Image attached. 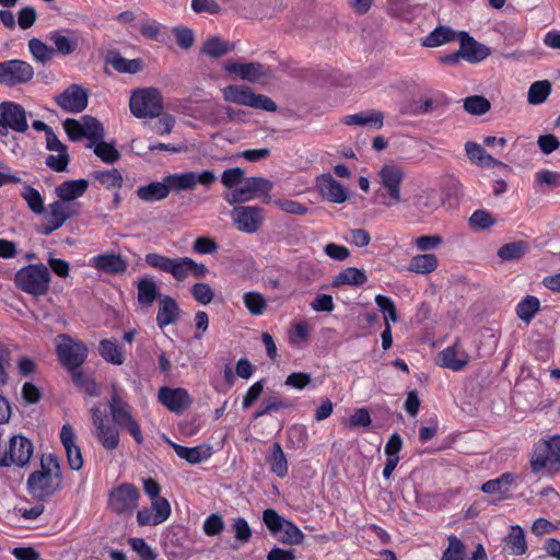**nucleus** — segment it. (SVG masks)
<instances>
[{"instance_id":"37998d69","label":"nucleus","mask_w":560,"mask_h":560,"mask_svg":"<svg viewBox=\"0 0 560 560\" xmlns=\"http://www.w3.org/2000/svg\"><path fill=\"white\" fill-rule=\"evenodd\" d=\"M93 179L103 185L106 189L120 188L124 183L121 173L117 168L106 171H94Z\"/></svg>"},{"instance_id":"603ef678","label":"nucleus","mask_w":560,"mask_h":560,"mask_svg":"<svg viewBox=\"0 0 560 560\" xmlns=\"http://www.w3.org/2000/svg\"><path fill=\"white\" fill-rule=\"evenodd\" d=\"M375 303L380 311L384 314V322L397 323L399 319L398 312L394 301L386 295L377 294L375 296Z\"/></svg>"},{"instance_id":"39448f33","label":"nucleus","mask_w":560,"mask_h":560,"mask_svg":"<svg viewBox=\"0 0 560 560\" xmlns=\"http://www.w3.org/2000/svg\"><path fill=\"white\" fill-rule=\"evenodd\" d=\"M109 411L114 423L121 430L127 431L137 444L143 443V435L140 424L131 413V406L119 396L116 388L110 394L108 402Z\"/></svg>"},{"instance_id":"58836bf2","label":"nucleus","mask_w":560,"mask_h":560,"mask_svg":"<svg viewBox=\"0 0 560 560\" xmlns=\"http://www.w3.org/2000/svg\"><path fill=\"white\" fill-rule=\"evenodd\" d=\"M20 195L34 214L39 215L45 213V201L38 189L31 185H25Z\"/></svg>"},{"instance_id":"0eeeda50","label":"nucleus","mask_w":560,"mask_h":560,"mask_svg":"<svg viewBox=\"0 0 560 560\" xmlns=\"http://www.w3.org/2000/svg\"><path fill=\"white\" fill-rule=\"evenodd\" d=\"M57 338L56 354L60 364L67 371L81 368L89 355V349L85 343L73 339L67 334H60Z\"/></svg>"},{"instance_id":"dca6fc26","label":"nucleus","mask_w":560,"mask_h":560,"mask_svg":"<svg viewBox=\"0 0 560 560\" xmlns=\"http://www.w3.org/2000/svg\"><path fill=\"white\" fill-rule=\"evenodd\" d=\"M158 398L165 408L174 413H182L191 405V398L187 389L182 387L162 386L159 389Z\"/></svg>"},{"instance_id":"9d476101","label":"nucleus","mask_w":560,"mask_h":560,"mask_svg":"<svg viewBox=\"0 0 560 560\" xmlns=\"http://www.w3.org/2000/svg\"><path fill=\"white\" fill-rule=\"evenodd\" d=\"M381 185L388 194V200L383 201L386 207H392L401 201V184L405 179V172L401 166L395 163H386L378 171Z\"/></svg>"},{"instance_id":"3c124183","label":"nucleus","mask_w":560,"mask_h":560,"mask_svg":"<svg viewBox=\"0 0 560 560\" xmlns=\"http://www.w3.org/2000/svg\"><path fill=\"white\" fill-rule=\"evenodd\" d=\"M464 108L471 115L480 116L490 110L491 104L485 96L471 95L465 98Z\"/></svg>"},{"instance_id":"c85d7f7f","label":"nucleus","mask_w":560,"mask_h":560,"mask_svg":"<svg viewBox=\"0 0 560 560\" xmlns=\"http://www.w3.org/2000/svg\"><path fill=\"white\" fill-rule=\"evenodd\" d=\"M458 38L459 32H455L448 26L440 25L421 39V45L423 47L434 48L447 43L456 42Z\"/></svg>"},{"instance_id":"c756f323","label":"nucleus","mask_w":560,"mask_h":560,"mask_svg":"<svg viewBox=\"0 0 560 560\" xmlns=\"http://www.w3.org/2000/svg\"><path fill=\"white\" fill-rule=\"evenodd\" d=\"M266 463L269 469L279 478H284L288 475V460L279 442H275L269 453L266 455Z\"/></svg>"},{"instance_id":"f257e3e1","label":"nucleus","mask_w":560,"mask_h":560,"mask_svg":"<svg viewBox=\"0 0 560 560\" xmlns=\"http://www.w3.org/2000/svg\"><path fill=\"white\" fill-rule=\"evenodd\" d=\"M61 467L56 456L49 454L40 459V469L27 478L28 492L36 499L44 500L61 489Z\"/></svg>"},{"instance_id":"49530a36","label":"nucleus","mask_w":560,"mask_h":560,"mask_svg":"<svg viewBox=\"0 0 560 560\" xmlns=\"http://www.w3.org/2000/svg\"><path fill=\"white\" fill-rule=\"evenodd\" d=\"M243 302L247 311L254 316L261 315L267 308V302L264 295L256 291L244 293Z\"/></svg>"},{"instance_id":"7ed1b4c3","label":"nucleus","mask_w":560,"mask_h":560,"mask_svg":"<svg viewBox=\"0 0 560 560\" xmlns=\"http://www.w3.org/2000/svg\"><path fill=\"white\" fill-rule=\"evenodd\" d=\"M13 282L20 291L39 298L48 293L51 276L44 264H30L15 272Z\"/></svg>"},{"instance_id":"338daca9","label":"nucleus","mask_w":560,"mask_h":560,"mask_svg":"<svg viewBox=\"0 0 560 560\" xmlns=\"http://www.w3.org/2000/svg\"><path fill=\"white\" fill-rule=\"evenodd\" d=\"M173 258L158 253H149L144 257L145 264L159 271L168 273Z\"/></svg>"},{"instance_id":"4be33fe9","label":"nucleus","mask_w":560,"mask_h":560,"mask_svg":"<svg viewBox=\"0 0 560 560\" xmlns=\"http://www.w3.org/2000/svg\"><path fill=\"white\" fill-rule=\"evenodd\" d=\"M224 70L235 74L237 78L255 83L266 75L264 66L259 62H236L230 61L224 65Z\"/></svg>"},{"instance_id":"bf43d9fd","label":"nucleus","mask_w":560,"mask_h":560,"mask_svg":"<svg viewBox=\"0 0 560 560\" xmlns=\"http://www.w3.org/2000/svg\"><path fill=\"white\" fill-rule=\"evenodd\" d=\"M285 521L287 520L273 509H266L262 512V522L273 536L281 533Z\"/></svg>"},{"instance_id":"cd10ccee","label":"nucleus","mask_w":560,"mask_h":560,"mask_svg":"<svg viewBox=\"0 0 560 560\" xmlns=\"http://www.w3.org/2000/svg\"><path fill=\"white\" fill-rule=\"evenodd\" d=\"M159 287L152 278H139L137 281V302L141 307H151L161 296Z\"/></svg>"},{"instance_id":"09e8293b","label":"nucleus","mask_w":560,"mask_h":560,"mask_svg":"<svg viewBox=\"0 0 560 560\" xmlns=\"http://www.w3.org/2000/svg\"><path fill=\"white\" fill-rule=\"evenodd\" d=\"M447 541L448 546L443 551L441 560H465L466 548L464 542L455 535L448 536Z\"/></svg>"},{"instance_id":"774afa93","label":"nucleus","mask_w":560,"mask_h":560,"mask_svg":"<svg viewBox=\"0 0 560 560\" xmlns=\"http://www.w3.org/2000/svg\"><path fill=\"white\" fill-rule=\"evenodd\" d=\"M192 249L201 255L214 254L219 244L210 236H199L192 243Z\"/></svg>"},{"instance_id":"423d86ee","label":"nucleus","mask_w":560,"mask_h":560,"mask_svg":"<svg viewBox=\"0 0 560 560\" xmlns=\"http://www.w3.org/2000/svg\"><path fill=\"white\" fill-rule=\"evenodd\" d=\"M224 101L252 108L276 112L277 104L267 95L255 94L247 85L230 84L222 89Z\"/></svg>"},{"instance_id":"c03bdc74","label":"nucleus","mask_w":560,"mask_h":560,"mask_svg":"<svg viewBox=\"0 0 560 560\" xmlns=\"http://www.w3.org/2000/svg\"><path fill=\"white\" fill-rule=\"evenodd\" d=\"M27 46L34 60L43 65L50 61L55 55L54 48L47 46L43 40L36 37L31 38Z\"/></svg>"},{"instance_id":"2f4dec72","label":"nucleus","mask_w":560,"mask_h":560,"mask_svg":"<svg viewBox=\"0 0 560 560\" xmlns=\"http://www.w3.org/2000/svg\"><path fill=\"white\" fill-rule=\"evenodd\" d=\"M100 355L108 363L121 365L125 362L122 346L116 339H102L98 345Z\"/></svg>"},{"instance_id":"a18cd8bd","label":"nucleus","mask_w":560,"mask_h":560,"mask_svg":"<svg viewBox=\"0 0 560 560\" xmlns=\"http://www.w3.org/2000/svg\"><path fill=\"white\" fill-rule=\"evenodd\" d=\"M245 183L255 197H264V202L267 203L271 200L269 192L273 188L272 182L264 177H248Z\"/></svg>"},{"instance_id":"aec40b11","label":"nucleus","mask_w":560,"mask_h":560,"mask_svg":"<svg viewBox=\"0 0 560 560\" xmlns=\"http://www.w3.org/2000/svg\"><path fill=\"white\" fill-rule=\"evenodd\" d=\"M182 310L177 301L163 294L159 299V308L156 314V325L163 329L170 325L176 324L180 317Z\"/></svg>"},{"instance_id":"f03ea898","label":"nucleus","mask_w":560,"mask_h":560,"mask_svg":"<svg viewBox=\"0 0 560 560\" xmlns=\"http://www.w3.org/2000/svg\"><path fill=\"white\" fill-rule=\"evenodd\" d=\"M533 474H545L548 477L560 475V434L540 439L533 446L529 457Z\"/></svg>"},{"instance_id":"2eb2a0df","label":"nucleus","mask_w":560,"mask_h":560,"mask_svg":"<svg viewBox=\"0 0 560 560\" xmlns=\"http://www.w3.org/2000/svg\"><path fill=\"white\" fill-rule=\"evenodd\" d=\"M0 126L16 132H25L28 125L23 106L11 101L0 103Z\"/></svg>"},{"instance_id":"bb28decb","label":"nucleus","mask_w":560,"mask_h":560,"mask_svg":"<svg viewBox=\"0 0 560 560\" xmlns=\"http://www.w3.org/2000/svg\"><path fill=\"white\" fill-rule=\"evenodd\" d=\"M89 187V180L84 178L65 180L56 187V195L59 200L70 203L82 197Z\"/></svg>"},{"instance_id":"052dcab7","label":"nucleus","mask_w":560,"mask_h":560,"mask_svg":"<svg viewBox=\"0 0 560 560\" xmlns=\"http://www.w3.org/2000/svg\"><path fill=\"white\" fill-rule=\"evenodd\" d=\"M495 224V219L492 214L483 209H478L472 212L469 218V225L476 230H487Z\"/></svg>"},{"instance_id":"8fccbe9b","label":"nucleus","mask_w":560,"mask_h":560,"mask_svg":"<svg viewBox=\"0 0 560 560\" xmlns=\"http://www.w3.org/2000/svg\"><path fill=\"white\" fill-rule=\"evenodd\" d=\"M527 248V244L523 241L508 243L499 248L498 256L503 260L520 259Z\"/></svg>"},{"instance_id":"79ce46f5","label":"nucleus","mask_w":560,"mask_h":560,"mask_svg":"<svg viewBox=\"0 0 560 560\" xmlns=\"http://www.w3.org/2000/svg\"><path fill=\"white\" fill-rule=\"evenodd\" d=\"M539 307L540 302L538 298L534 295H527L516 305V314L522 322L529 324L539 311Z\"/></svg>"},{"instance_id":"a211bd4d","label":"nucleus","mask_w":560,"mask_h":560,"mask_svg":"<svg viewBox=\"0 0 560 560\" xmlns=\"http://www.w3.org/2000/svg\"><path fill=\"white\" fill-rule=\"evenodd\" d=\"M60 442L66 451L67 462L72 470H80L83 466L81 448L75 443V433L73 428L66 423L60 430Z\"/></svg>"},{"instance_id":"b1692460","label":"nucleus","mask_w":560,"mask_h":560,"mask_svg":"<svg viewBox=\"0 0 560 560\" xmlns=\"http://www.w3.org/2000/svg\"><path fill=\"white\" fill-rule=\"evenodd\" d=\"M91 266L108 275H121L128 264L119 254H101L91 259Z\"/></svg>"},{"instance_id":"5701e85b","label":"nucleus","mask_w":560,"mask_h":560,"mask_svg":"<svg viewBox=\"0 0 560 560\" xmlns=\"http://www.w3.org/2000/svg\"><path fill=\"white\" fill-rule=\"evenodd\" d=\"M317 186L320 194L329 201L342 203L348 199L346 188L330 174H323L317 178Z\"/></svg>"},{"instance_id":"4468645a","label":"nucleus","mask_w":560,"mask_h":560,"mask_svg":"<svg viewBox=\"0 0 560 560\" xmlns=\"http://www.w3.org/2000/svg\"><path fill=\"white\" fill-rule=\"evenodd\" d=\"M55 103L67 113L78 114L86 108L89 93L82 85L73 83L55 96Z\"/></svg>"},{"instance_id":"ea45409f","label":"nucleus","mask_w":560,"mask_h":560,"mask_svg":"<svg viewBox=\"0 0 560 560\" xmlns=\"http://www.w3.org/2000/svg\"><path fill=\"white\" fill-rule=\"evenodd\" d=\"M95 436L106 451H113L119 445L118 429L112 424L106 423L95 429Z\"/></svg>"},{"instance_id":"f3484780","label":"nucleus","mask_w":560,"mask_h":560,"mask_svg":"<svg viewBox=\"0 0 560 560\" xmlns=\"http://www.w3.org/2000/svg\"><path fill=\"white\" fill-rule=\"evenodd\" d=\"M459 49L463 54V59L469 63H479L487 59L491 50L488 46L477 42L467 32H459Z\"/></svg>"},{"instance_id":"4d7b16f0","label":"nucleus","mask_w":560,"mask_h":560,"mask_svg":"<svg viewBox=\"0 0 560 560\" xmlns=\"http://www.w3.org/2000/svg\"><path fill=\"white\" fill-rule=\"evenodd\" d=\"M110 65L119 73L135 74L141 69L139 59H127L118 54L113 57Z\"/></svg>"},{"instance_id":"e433bc0d","label":"nucleus","mask_w":560,"mask_h":560,"mask_svg":"<svg viewBox=\"0 0 560 560\" xmlns=\"http://www.w3.org/2000/svg\"><path fill=\"white\" fill-rule=\"evenodd\" d=\"M368 278L363 270L355 267H348L340 271L334 279L332 285L339 287L343 284L360 287L366 282Z\"/></svg>"},{"instance_id":"864d4df0","label":"nucleus","mask_w":560,"mask_h":560,"mask_svg":"<svg viewBox=\"0 0 560 560\" xmlns=\"http://www.w3.org/2000/svg\"><path fill=\"white\" fill-rule=\"evenodd\" d=\"M83 121V131H84V138H88L92 141L102 140L104 137V127L100 122L98 119H96L93 116L85 115L82 118Z\"/></svg>"},{"instance_id":"f8f14e48","label":"nucleus","mask_w":560,"mask_h":560,"mask_svg":"<svg viewBox=\"0 0 560 560\" xmlns=\"http://www.w3.org/2000/svg\"><path fill=\"white\" fill-rule=\"evenodd\" d=\"M140 492L132 483H121L109 492L108 506L118 514H131L138 506Z\"/></svg>"},{"instance_id":"5fc2aeb1","label":"nucleus","mask_w":560,"mask_h":560,"mask_svg":"<svg viewBox=\"0 0 560 560\" xmlns=\"http://www.w3.org/2000/svg\"><path fill=\"white\" fill-rule=\"evenodd\" d=\"M291 404L278 397H269L264 400L262 406L253 413L254 419L277 412L280 409L290 408Z\"/></svg>"},{"instance_id":"473e14b6","label":"nucleus","mask_w":560,"mask_h":560,"mask_svg":"<svg viewBox=\"0 0 560 560\" xmlns=\"http://www.w3.org/2000/svg\"><path fill=\"white\" fill-rule=\"evenodd\" d=\"M136 194L137 197L144 202L161 201L168 196L164 179L162 182H151L148 185L140 186Z\"/></svg>"},{"instance_id":"6e6d98bb","label":"nucleus","mask_w":560,"mask_h":560,"mask_svg":"<svg viewBox=\"0 0 560 560\" xmlns=\"http://www.w3.org/2000/svg\"><path fill=\"white\" fill-rule=\"evenodd\" d=\"M281 533L283 536L279 537V540L283 544L301 545L304 541L303 532L289 520L285 521Z\"/></svg>"},{"instance_id":"7c9ffc66","label":"nucleus","mask_w":560,"mask_h":560,"mask_svg":"<svg viewBox=\"0 0 560 560\" xmlns=\"http://www.w3.org/2000/svg\"><path fill=\"white\" fill-rule=\"evenodd\" d=\"M342 122L348 126L369 125L375 129H381L384 124V115L382 112L374 109L368 112H360L358 114L345 116Z\"/></svg>"},{"instance_id":"69168bd1","label":"nucleus","mask_w":560,"mask_h":560,"mask_svg":"<svg viewBox=\"0 0 560 560\" xmlns=\"http://www.w3.org/2000/svg\"><path fill=\"white\" fill-rule=\"evenodd\" d=\"M188 261L189 257L173 258L168 273H171L175 280L179 282L184 281L189 275Z\"/></svg>"},{"instance_id":"680f3d73","label":"nucleus","mask_w":560,"mask_h":560,"mask_svg":"<svg viewBox=\"0 0 560 560\" xmlns=\"http://www.w3.org/2000/svg\"><path fill=\"white\" fill-rule=\"evenodd\" d=\"M190 293L196 302L201 305H208L214 298L212 288L206 282H197L191 285Z\"/></svg>"},{"instance_id":"6e6552de","label":"nucleus","mask_w":560,"mask_h":560,"mask_svg":"<svg viewBox=\"0 0 560 560\" xmlns=\"http://www.w3.org/2000/svg\"><path fill=\"white\" fill-rule=\"evenodd\" d=\"M80 213L79 203H67L61 200H55L48 205L44 222L37 232L48 236L59 230L67 220L77 217Z\"/></svg>"},{"instance_id":"ddd939ff","label":"nucleus","mask_w":560,"mask_h":560,"mask_svg":"<svg viewBox=\"0 0 560 560\" xmlns=\"http://www.w3.org/2000/svg\"><path fill=\"white\" fill-rule=\"evenodd\" d=\"M231 218L240 232L254 234L262 225L265 210L259 206H235L231 211Z\"/></svg>"},{"instance_id":"412c9836","label":"nucleus","mask_w":560,"mask_h":560,"mask_svg":"<svg viewBox=\"0 0 560 560\" xmlns=\"http://www.w3.org/2000/svg\"><path fill=\"white\" fill-rule=\"evenodd\" d=\"M47 38L54 44L55 52L63 56L73 54L79 46L75 32L68 28H59L48 33Z\"/></svg>"},{"instance_id":"6ab92c4d","label":"nucleus","mask_w":560,"mask_h":560,"mask_svg":"<svg viewBox=\"0 0 560 560\" xmlns=\"http://www.w3.org/2000/svg\"><path fill=\"white\" fill-rule=\"evenodd\" d=\"M439 364L454 372L462 371L469 363L468 353L460 349L459 339H456L452 346L443 349L439 355Z\"/></svg>"},{"instance_id":"f704fd0d","label":"nucleus","mask_w":560,"mask_h":560,"mask_svg":"<svg viewBox=\"0 0 560 560\" xmlns=\"http://www.w3.org/2000/svg\"><path fill=\"white\" fill-rule=\"evenodd\" d=\"M515 481V475L504 472L500 477L490 479L482 483L481 491L487 494H506Z\"/></svg>"},{"instance_id":"1a4fd4ad","label":"nucleus","mask_w":560,"mask_h":560,"mask_svg":"<svg viewBox=\"0 0 560 560\" xmlns=\"http://www.w3.org/2000/svg\"><path fill=\"white\" fill-rule=\"evenodd\" d=\"M35 71L33 66L22 59L0 61V85L16 86L31 82Z\"/></svg>"},{"instance_id":"c9c22d12","label":"nucleus","mask_w":560,"mask_h":560,"mask_svg":"<svg viewBox=\"0 0 560 560\" xmlns=\"http://www.w3.org/2000/svg\"><path fill=\"white\" fill-rule=\"evenodd\" d=\"M439 266L435 254H418L409 261V270L415 273L425 275L433 272Z\"/></svg>"},{"instance_id":"0e129e2a","label":"nucleus","mask_w":560,"mask_h":560,"mask_svg":"<svg viewBox=\"0 0 560 560\" xmlns=\"http://www.w3.org/2000/svg\"><path fill=\"white\" fill-rule=\"evenodd\" d=\"M273 205L281 211L290 214L304 215L308 211V208L305 205L287 198L275 199Z\"/></svg>"},{"instance_id":"393cba45","label":"nucleus","mask_w":560,"mask_h":560,"mask_svg":"<svg viewBox=\"0 0 560 560\" xmlns=\"http://www.w3.org/2000/svg\"><path fill=\"white\" fill-rule=\"evenodd\" d=\"M503 550L511 556H523L528 550L526 535L522 526L511 525L503 538Z\"/></svg>"},{"instance_id":"e2e57ef3","label":"nucleus","mask_w":560,"mask_h":560,"mask_svg":"<svg viewBox=\"0 0 560 560\" xmlns=\"http://www.w3.org/2000/svg\"><path fill=\"white\" fill-rule=\"evenodd\" d=\"M254 198H256V197L250 191V189L246 185V183L243 186L236 187L233 190H231L230 192H226L224 195V200L229 205L244 203V202L253 200Z\"/></svg>"},{"instance_id":"13d9d810","label":"nucleus","mask_w":560,"mask_h":560,"mask_svg":"<svg viewBox=\"0 0 560 560\" xmlns=\"http://www.w3.org/2000/svg\"><path fill=\"white\" fill-rule=\"evenodd\" d=\"M94 153L107 164H114L120 159L119 151L115 148L113 143H108L105 141H100L94 147Z\"/></svg>"},{"instance_id":"20e7f679","label":"nucleus","mask_w":560,"mask_h":560,"mask_svg":"<svg viewBox=\"0 0 560 560\" xmlns=\"http://www.w3.org/2000/svg\"><path fill=\"white\" fill-rule=\"evenodd\" d=\"M129 108L137 118L160 117L164 109L163 96L155 88L138 89L130 96Z\"/></svg>"},{"instance_id":"a19ab883","label":"nucleus","mask_w":560,"mask_h":560,"mask_svg":"<svg viewBox=\"0 0 560 560\" xmlns=\"http://www.w3.org/2000/svg\"><path fill=\"white\" fill-rule=\"evenodd\" d=\"M233 49L234 44L224 42L218 36H212L203 43L201 52L212 58H219Z\"/></svg>"},{"instance_id":"4c0bfd02","label":"nucleus","mask_w":560,"mask_h":560,"mask_svg":"<svg viewBox=\"0 0 560 560\" xmlns=\"http://www.w3.org/2000/svg\"><path fill=\"white\" fill-rule=\"evenodd\" d=\"M68 373L70 374L73 384L78 387L79 390L91 397L100 395L96 382L93 378L86 376L81 368L68 371Z\"/></svg>"},{"instance_id":"a878e982","label":"nucleus","mask_w":560,"mask_h":560,"mask_svg":"<svg viewBox=\"0 0 560 560\" xmlns=\"http://www.w3.org/2000/svg\"><path fill=\"white\" fill-rule=\"evenodd\" d=\"M171 446L179 458L185 459L191 465L200 464L201 462L210 458L212 455V446L209 444H200L194 447H187L171 442Z\"/></svg>"},{"instance_id":"de8ad7c7","label":"nucleus","mask_w":560,"mask_h":560,"mask_svg":"<svg viewBox=\"0 0 560 560\" xmlns=\"http://www.w3.org/2000/svg\"><path fill=\"white\" fill-rule=\"evenodd\" d=\"M551 92V84L547 80L534 82L528 90V103L538 105L544 103Z\"/></svg>"},{"instance_id":"72a5a7b5","label":"nucleus","mask_w":560,"mask_h":560,"mask_svg":"<svg viewBox=\"0 0 560 560\" xmlns=\"http://www.w3.org/2000/svg\"><path fill=\"white\" fill-rule=\"evenodd\" d=\"M163 179L168 195L171 191L192 190L196 187L195 172L168 174Z\"/></svg>"},{"instance_id":"9b49d317","label":"nucleus","mask_w":560,"mask_h":560,"mask_svg":"<svg viewBox=\"0 0 560 560\" xmlns=\"http://www.w3.org/2000/svg\"><path fill=\"white\" fill-rule=\"evenodd\" d=\"M33 454V444L25 436L18 434L9 440V444L3 452L0 451V466L7 467L15 465L25 466Z\"/></svg>"}]
</instances>
